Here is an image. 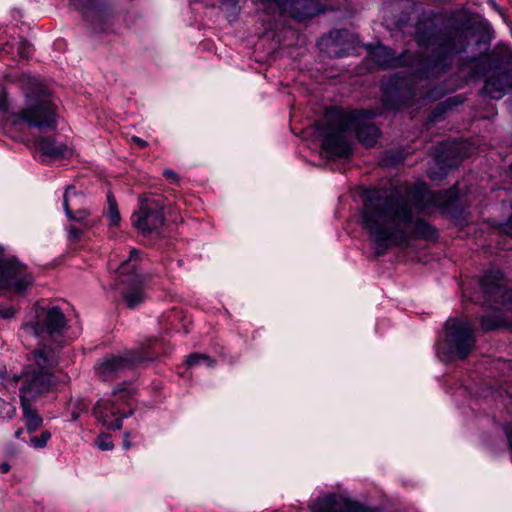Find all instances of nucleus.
<instances>
[{"label":"nucleus","instance_id":"nucleus-1","mask_svg":"<svg viewBox=\"0 0 512 512\" xmlns=\"http://www.w3.org/2000/svg\"><path fill=\"white\" fill-rule=\"evenodd\" d=\"M458 197L455 187L431 192L422 182L387 195L378 191L367 194L361 211V224L375 244L376 256L384 255L393 247L406 249L416 238L436 239V229L424 216L434 210L449 212Z\"/></svg>","mask_w":512,"mask_h":512},{"label":"nucleus","instance_id":"nucleus-2","mask_svg":"<svg viewBox=\"0 0 512 512\" xmlns=\"http://www.w3.org/2000/svg\"><path fill=\"white\" fill-rule=\"evenodd\" d=\"M414 29L413 35L420 48L433 47L428 55L406 50L397 56L394 50L379 44L368 46L370 58L383 69L408 66L415 69L418 78H438L452 67L454 57L465 53L470 45L468 28L443 26L432 17L419 18Z\"/></svg>","mask_w":512,"mask_h":512},{"label":"nucleus","instance_id":"nucleus-3","mask_svg":"<svg viewBox=\"0 0 512 512\" xmlns=\"http://www.w3.org/2000/svg\"><path fill=\"white\" fill-rule=\"evenodd\" d=\"M376 113L372 110L345 111L339 107L326 109L316 129L322 138L323 149L337 157L351 153L348 133L355 132L359 142L366 147L373 146L380 136L379 128L372 123Z\"/></svg>","mask_w":512,"mask_h":512},{"label":"nucleus","instance_id":"nucleus-4","mask_svg":"<svg viewBox=\"0 0 512 512\" xmlns=\"http://www.w3.org/2000/svg\"><path fill=\"white\" fill-rule=\"evenodd\" d=\"M20 83L25 94L24 107L9 115L8 123L11 127L19 130L22 126L39 131L56 130V106L45 85L39 78L28 74L20 77Z\"/></svg>","mask_w":512,"mask_h":512},{"label":"nucleus","instance_id":"nucleus-5","mask_svg":"<svg viewBox=\"0 0 512 512\" xmlns=\"http://www.w3.org/2000/svg\"><path fill=\"white\" fill-rule=\"evenodd\" d=\"M68 320L63 310L56 305L33 307L32 318L22 324V330L26 336L37 339L35 350H45V353H53L59 356L66 343L65 333Z\"/></svg>","mask_w":512,"mask_h":512},{"label":"nucleus","instance_id":"nucleus-6","mask_svg":"<svg viewBox=\"0 0 512 512\" xmlns=\"http://www.w3.org/2000/svg\"><path fill=\"white\" fill-rule=\"evenodd\" d=\"M44 351L43 348L34 350L22 374L16 378L20 381L21 404L49 393L57 385L54 369L58 364L59 356Z\"/></svg>","mask_w":512,"mask_h":512},{"label":"nucleus","instance_id":"nucleus-7","mask_svg":"<svg viewBox=\"0 0 512 512\" xmlns=\"http://www.w3.org/2000/svg\"><path fill=\"white\" fill-rule=\"evenodd\" d=\"M475 345V332L470 321L449 318L445 323V338L439 343L437 353L444 361L464 360Z\"/></svg>","mask_w":512,"mask_h":512},{"label":"nucleus","instance_id":"nucleus-8","mask_svg":"<svg viewBox=\"0 0 512 512\" xmlns=\"http://www.w3.org/2000/svg\"><path fill=\"white\" fill-rule=\"evenodd\" d=\"M161 345L160 340L150 338L138 350H131L120 355H110L100 362L97 374L102 381H111L132 370L139 363L154 359L159 355Z\"/></svg>","mask_w":512,"mask_h":512},{"label":"nucleus","instance_id":"nucleus-9","mask_svg":"<svg viewBox=\"0 0 512 512\" xmlns=\"http://www.w3.org/2000/svg\"><path fill=\"white\" fill-rule=\"evenodd\" d=\"M133 394L134 388L131 384H119L112 392V398L114 399H100L96 402L93 408L94 416L109 430L121 429L122 420L132 415V410L128 413H121V403Z\"/></svg>","mask_w":512,"mask_h":512},{"label":"nucleus","instance_id":"nucleus-10","mask_svg":"<svg viewBox=\"0 0 512 512\" xmlns=\"http://www.w3.org/2000/svg\"><path fill=\"white\" fill-rule=\"evenodd\" d=\"M33 284L34 277L27 267L0 246V290L24 296Z\"/></svg>","mask_w":512,"mask_h":512},{"label":"nucleus","instance_id":"nucleus-11","mask_svg":"<svg viewBox=\"0 0 512 512\" xmlns=\"http://www.w3.org/2000/svg\"><path fill=\"white\" fill-rule=\"evenodd\" d=\"M381 88L383 106L389 110H398L409 105L415 96L411 81L396 74L384 78Z\"/></svg>","mask_w":512,"mask_h":512},{"label":"nucleus","instance_id":"nucleus-12","mask_svg":"<svg viewBox=\"0 0 512 512\" xmlns=\"http://www.w3.org/2000/svg\"><path fill=\"white\" fill-rule=\"evenodd\" d=\"M131 221L144 235L158 232L165 221L162 204L153 198H140L139 209L132 214Z\"/></svg>","mask_w":512,"mask_h":512},{"label":"nucleus","instance_id":"nucleus-13","mask_svg":"<svg viewBox=\"0 0 512 512\" xmlns=\"http://www.w3.org/2000/svg\"><path fill=\"white\" fill-rule=\"evenodd\" d=\"M504 276L500 270H489L481 279L484 294L493 297V302L508 310H512V289L503 284Z\"/></svg>","mask_w":512,"mask_h":512},{"label":"nucleus","instance_id":"nucleus-14","mask_svg":"<svg viewBox=\"0 0 512 512\" xmlns=\"http://www.w3.org/2000/svg\"><path fill=\"white\" fill-rule=\"evenodd\" d=\"M82 198L83 196L74 187H67L63 196V208L69 220L79 223L84 229H90L97 226L101 220L98 217L90 218L91 212L86 208L73 209L77 205L76 201Z\"/></svg>","mask_w":512,"mask_h":512},{"label":"nucleus","instance_id":"nucleus-15","mask_svg":"<svg viewBox=\"0 0 512 512\" xmlns=\"http://www.w3.org/2000/svg\"><path fill=\"white\" fill-rule=\"evenodd\" d=\"M312 512H373L362 505L336 494L318 498L311 505Z\"/></svg>","mask_w":512,"mask_h":512},{"label":"nucleus","instance_id":"nucleus-16","mask_svg":"<svg viewBox=\"0 0 512 512\" xmlns=\"http://www.w3.org/2000/svg\"><path fill=\"white\" fill-rule=\"evenodd\" d=\"M33 144L43 157L53 160L66 157L69 152L67 145L52 136L34 137Z\"/></svg>","mask_w":512,"mask_h":512},{"label":"nucleus","instance_id":"nucleus-17","mask_svg":"<svg viewBox=\"0 0 512 512\" xmlns=\"http://www.w3.org/2000/svg\"><path fill=\"white\" fill-rule=\"evenodd\" d=\"M146 281L144 274H136L132 283H128V287L122 292V297L128 308L133 309L145 301L146 295L143 284Z\"/></svg>","mask_w":512,"mask_h":512},{"label":"nucleus","instance_id":"nucleus-18","mask_svg":"<svg viewBox=\"0 0 512 512\" xmlns=\"http://www.w3.org/2000/svg\"><path fill=\"white\" fill-rule=\"evenodd\" d=\"M512 86V78L507 74L490 76L486 79L483 92L491 99H501Z\"/></svg>","mask_w":512,"mask_h":512},{"label":"nucleus","instance_id":"nucleus-19","mask_svg":"<svg viewBox=\"0 0 512 512\" xmlns=\"http://www.w3.org/2000/svg\"><path fill=\"white\" fill-rule=\"evenodd\" d=\"M140 262V251L132 249L130 251L129 258L124 260L117 268L120 280L122 283H132L133 278L136 274H144L139 268Z\"/></svg>","mask_w":512,"mask_h":512},{"label":"nucleus","instance_id":"nucleus-20","mask_svg":"<svg viewBox=\"0 0 512 512\" xmlns=\"http://www.w3.org/2000/svg\"><path fill=\"white\" fill-rule=\"evenodd\" d=\"M465 155L461 153L460 145L456 142H445L441 144L438 154L436 156L437 161L445 167L451 168L458 164L459 159Z\"/></svg>","mask_w":512,"mask_h":512},{"label":"nucleus","instance_id":"nucleus-21","mask_svg":"<svg viewBox=\"0 0 512 512\" xmlns=\"http://www.w3.org/2000/svg\"><path fill=\"white\" fill-rule=\"evenodd\" d=\"M487 297V304L493 308V311L487 315H484L480 319L481 328L484 332L495 330L506 324L502 312L499 310L501 305H497L493 302V297L485 294Z\"/></svg>","mask_w":512,"mask_h":512},{"label":"nucleus","instance_id":"nucleus-22","mask_svg":"<svg viewBox=\"0 0 512 512\" xmlns=\"http://www.w3.org/2000/svg\"><path fill=\"white\" fill-rule=\"evenodd\" d=\"M83 15L88 22L94 25V30L104 31L102 23L106 22L109 17V13L106 8L100 4L93 3L91 6L84 9Z\"/></svg>","mask_w":512,"mask_h":512},{"label":"nucleus","instance_id":"nucleus-23","mask_svg":"<svg viewBox=\"0 0 512 512\" xmlns=\"http://www.w3.org/2000/svg\"><path fill=\"white\" fill-rule=\"evenodd\" d=\"M24 411L25 425L29 432H34L42 424V418L30 408V402L21 404Z\"/></svg>","mask_w":512,"mask_h":512},{"label":"nucleus","instance_id":"nucleus-24","mask_svg":"<svg viewBox=\"0 0 512 512\" xmlns=\"http://www.w3.org/2000/svg\"><path fill=\"white\" fill-rule=\"evenodd\" d=\"M332 45L335 47L349 45L354 42V36L346 29L333 30L329 33Z\"/></svg>","mask_w":512,"mask_h":512},{"label":"nucleus","instance_id":"nucleus-25","mask_svg":"<svg viewBox=\"0 0 512 512\" xmlns=\"http://www.w3.org/2000/svg\"><path fill=\"white\" fill-rule=\"evenodd\" d=\"M108 207L105 215L109 221L110 226H117L121 221V216L118 210L117 201L112 193L107 194Z\"/></svg>","mask_w":512,"mask_h":512},{"label":"nucleus","instance_id":"nucleus-26","mask_svg":"<svg viewBox=\"0 0 512 512\" xmlns=\"http://www.w3.org/2000/svg\"><path fill=\"white\" fill-rule=\"evenodd\" d=\"M214 363H215V361L205 354L193 353V354H190L189 356H187V358H186V364L189 367H194V366H198V365H205L207 367H213Z\"/></svg>","mask_w":512,"mask_h":512},{"label":"nucleus","instance_id":"nucleus-27","mask_svg":"<svg viewBox=\"0 0 512 512\" xmlns=\"http://www.w3.org/2000/svg\"><path fill=\"white\" fill-rule=\"evenodd\" d=\"M51 438V433L48 430L42 431L39 436H32L30 438V443L36 449L44 448L47 445V442Z\"/></svg>","mask_w":512,"mask_h":512},{"label":"nucleus","instance_id":"nucleus-28","mask_svg":"<svg viewBox=\"0 0 512 512\" xmlns=\"http://www.w3.org/2000/svg\"><path fill=\"white\" fill-rule=\"evenodd\" d=\"M18 310L10 304L0 303V319L10 321L16 317Z\"/></svg>","mask_w":512,"mask_h":512},{"label":"nucleus","instance_id":"nucleus-29","mask_svg":"<svg viewBox=\"0 0 512 512\" xmlns=\"http://www.w3.org/2000/svg\"><path fill=\"white\" fill-rule=\"evenodd\" d=\"M15 412L14 405L0 398V418L10 419L14 416Z\"/></svg>","mask_w":512,"mask_h":512},{"label":"nucleus","instance_id":"nucleus-30","mask_svg":"<svg viewBox=\"0 0 512 512\" xmlns=\"http://www.w3.org/2000/svg\"><path fill=\"white\" fill-rule=\"evenodd\" d=\"M16 50L19 58L27 59L31 52V44L25 39H20L16 43Z\"/></svg>","mask_w":512,"mask_h":512},{"label":"nucleus","instance_id":"nucleus-31","mask_svg":"<svg viewBox=\"0 0 512 512\" xmlns=\"http://www.w3.org/2000/svg\"><path fill=\"white\" fill-rule=\"evenodd\" d=\"M86 230L87 229H84L83 226L77 227L75 225H69L66 227L68 237L73 242H78Z\"/></svg>","mask_w":512,"mask_h":512},{"label":"nucleus","instance_id":"nucleus-32","mask_svg":"<svg viewBox=\"0 0 512 512\" xmlns=\"http://www.w3.org/2000/svg\"><path fill=\"white\" fill-rule=\"evenodd\" d=\"M95 444L102 451L111 450L113 448V442L111 441L110 436L107 434L99 435L95 441Z\"/></svg>","mask_w":512,"mask_h":512},{"label":"nucleus","instance_id":"nucleus-33","mask_svg":"<svg viewBox=\"0 0 512 512\" xmlns=\"http://www.w3.org/2000/svg\"><path fill=\"white\" fill-rule=\"evenodd\" d=\"M458 98H459V96H456V97H453V98H448L445 102L438 104L437 107L435 108L434 112H433L435 117H437L439 114L445 112L447 107H451L453 104L458 103L456 101Z\"/></svg>","mask_w":512,"mask_h":512},{"label":"nucleus","instance_id":"nucleus-34","mask_svg":"<svg viewBox=\"0 0 512 512\" xmlns=\"http://www.w3.org/2000/svg\"><path fill=\"white\" fill-rule=\"evenodd\" d=\"M255 4H263V5H266V4H270V3H274L277 5V7L281 10V13H283V11L285 10V3H284V0H252Z\"/></svg>","mask_w":512,"mask_h":512},{"label":"nucleus","instance_id":"nucleus-35","mask_svg":"<svg viewBox=\"0 0 512 512\" xmlns=\"http://www.w3.org/2000/svg\"><path fill=\"white\" fill-rule=\"evenodd\" d=\"M163 176H165L168 180H170L171 182L173 183H178L179 182V176L178 174L172 170V169H165L163 171Z\"/></svg>","mask_w":512,"mask_h":512},{"label":"nucleus","instance_id":"nucleus-36","mask_svg":"<svg viewBox=\"0 0 512 512\" xmlns=\"http://www.w3.org/2000/svg\"><path fill=\"white\" fill-rule=\"evenodd\" d=\"M7 107H8V102H7L6 93H5V92H3V93L0 95V112H2V111H6V110H7Z\"/></svg>","mask_w":512,"mask_h":512},{"label":"nucleus","instance_id":"nucleus-37","mask_svg":"<svg viewBox=\"0 0 512 512\" xmlns=\"http://www.w3.org/2000/svg\"><path fill=\"white\" fill-rule=\"evenodd\" d=\"M502 230L512 236V217L502 226Z\"/></svg>","mask_w":512,"mask_h":512},{"label":"nucleus","instance_id":"nucleus-38","mask_svg":"<svg viewBox=\"0 0 512 512\" xmlns=\"http://www.w3.org/2000/svg\"><path fill=\"white\" fill-rule=\"evenodd\" d=\"M132 140H133L135 143H137L140 147H145V146L147 145V142H146V141H144V140H142V139H141V138H139V137L134 136V137L132 138Z\"/></svg>","mask_w":512,"mask_h":512},{"label":"nucleus","instance_id":"nucleus-39","mask_svg":"<svg viewBox=\"0 0 512 512\" xmlns=\"http://www.w3.org/2000/svg\"><path fill=\"white\" fill-rule=\"evenodd\" d=\"M10 470V465L7 462H3L0 464V471L2 473H7Z\"/></svg>","mask_w":512,"mask_h":512},{"label":"nucleus","instance_id":"nucleus-40","mask_svg":"<svg viewBox=\"0 0 512 512\" xmlns=\"http://www.w3.org/2000/svg\"><path fill=\"white\" fill-rule=\"evenodd\" d=\"M128 437H129V434L125 433V440H124V443H123L125 449H128L130 447V445H131L130 442L127 440Z\"/></svg>","mask_w":512,"mask_h":512},{"label":"nucleus","instance_id":"nucleus-41","mask_svg":"<svg viewBox=\"0 0 512 512\" xmlns=\"http://www.w3.org/2000/svg\"><path fill=\"white\" fill-rule=\"evenodd\" d=\"M238 1L239 0H223V2L229 4V5L233 6V7L237 5Z\"/></svg>","mask_w":512,"mask_h":512},{"label":"nucleus","instance_id":"nucleus-42","mask_svg":"<svg viewBox=\"0 0 512 512\" xmlns=\"http://www.w3.org/2000/svg\"><path fill=\"white\" fill-rule=\"evenodd\" d=\"M23 433V428H18L16 431H15V437L16 438H19Z\"/></svg>","mask_w":512,"mask_h":512},{"label":"nucleus","instance_id":"nucleus-43","mask_svg":"<svg viewBox=\"0 0 512 512\" xmlns=\"http://www.w3.org/2000/svg\"><path fill=\"white\" fill-rule=\"evenodd\" d=\"M335 57H343L345 53L343 51H334Z\"/></svg>","mask_w":512,"mask_h":512},{"label":"nucleus","instance_id":"nucleus-44","mask_svg":"<svg viewBox=\"0 0 512 512\" xmlns=\"http://www.w3.org/2000/svg\"><path fill=\"white\" fill-rule=\"evenodd\" d=\"M8 47H9V45L6 44L3 47H1L0 50H3V51H6L7 53H10V51L8 50Z\"/></svg>","mask_w":512,"mask_h":512},{"label":"nucleus","instance_id":"nucleus-45","mask_svg":"<svg viewBox=\"0 0 512 512\" xmlns=\"http://www.w3.org/2000/svg\"><path fill=\"white\" fill-rule=\"evenodd\" d=\"M511 169H512V164H511Z\"/></svg>","mask_w":512,"mask_h":512}]
</instances>
